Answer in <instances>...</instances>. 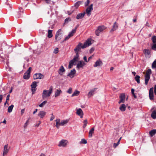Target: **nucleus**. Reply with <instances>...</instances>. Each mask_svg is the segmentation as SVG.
Masks as SVG:
<instances>
[{"label":"nucleus","mask_w":156,"mask_h":156,"mask_svg":"<svg viewBox=\"0 0 156 156\" xmlns=\"http://www.w3.org/2000/svg\"><path fill=\"white\" fill-rule=\"evenodd\" d=\"M31 70V68L29 67L27 72L25 73L23 75V78L25 79H28L30 77V73Z\"/></svg>","instance_id":"nucleus-8"},{"label":"nucleus","mask_w":156,"mask_h":156,"mask_svg":"<svg viewBox=\"0 0 156 156\" xmlns=\"http://www.w3.org/2000/svg\"><path fill=\"white\" fill-rule=\"evenodd\" d=\"M156 133V129H153L149 132V134L151 136H153Z\"/></svg>","instance_id":"nucleus-30"},{"label":"nucleus","mask_w":156,"mask_h":156,"mask_svg":"<svg viewBox=\"0 0 156 156\" xmlns=\"http://www.w3.org/2000/svg\"><path fill=\"white\" fill-rule=\"evenodd\" d=\"M8 144H6L4 146L3 152L2 154L3 156L6 155L9 151V150L8 148Z\"/></svg>","instance_id":"nucleus-20"},{"label":"nucleus","mask_w":156,"mask_h":156,"mask_svg":"<svg viewBox=\"0 0 156 156\" xmlns=\"http://www.w3.org/2000/svg\"><path fill=\"white\" fill-rule=\"evenodd\" d=\"M80 91L78 90H76L73 93L72 95V97H73L74 96H77L79 94Z\"/></svg>","instance_id":"nucleus-31"},{"label":"nucleus","mask_w":156,"mask_h":156,"mask_svg":"<svg viewBox=\"0 0 156 156\" xmlns=\"http://www.w3.org/2000/svg\"><path fill=\"white\" fill-rule=\"evenodd\" d=\"M85 14V12L78 14L76 16V18L77 20H79L83 18Z\"/></svg>","instance_id":"nucleus-25"},{"label":"nucleus","mask_w":156,"mask_h":156,"mask_svg":"<svg viewBox=\"0 0 156 156\" xmlns=\"http://www.w3.org/2000/svg\"><path fill=\"white\" fill-rule=\"evenodd\" d=\"M125 95L124 93H122L120 94L119 97L120 101L119 102V104H120L121 103H124L125 99Z\"/></svg>","instance_id":"nucleus-15"},{"label":"nucleus","mask_w":156,"mask_h":156,"mask_svg":"<svg viewBox=\"0 0 156 156\" xmlns=\"http://www.w3.org/2000/svg\"><path fill=\"white\" fill-rule=\"evenodd\" d=\"M77 28L76 27L74 29L72 30L71 32H70L68 36H66L64 40V41H66L69 39L71 37L73 36L76 31Z\"/></svg>","instance_id":"nucleus-9"},{"label":"nucleus","mask_w":156,"mask_h":156,"mask_svg":"<svg viewBox=\"0 0 156 156\" xmlns=\"http://www.w3.org/2000/svg\"><path fill=\"white\" fill-rule=\"evenodd\" d=\"M87 119H85L83 122V128H84L87 126Z\"/></svg>","instance_id":"nucleus-39"},{"label":"nucleus","mask_w":156,"mask_h":156,"mask_svg":"<svg viewBox=\"0 0 156 156\" xmlns=\"http://www.w3.org/2000/svg\"><path fill=\"white\" fill-rule=\"evenodd\" d=\"M45 2L47 3H49L50 2V0H45Z\"/></svg>","instance_id":"nucleus-57"},{"label":"nucleus","mask_w":156,"mask_h":156,"mask_svg":"<svg viewBox=\"0 0 156 156\" xmlns=\"http://www.w3.org/2000/svg\"><path fill=\"white\" fill-rule=\"evenodd\" d=\"M94 128H93L90 130L89 132V136H90V137L92 136V134L94 133Z\"/></svg>","instance_id":"nucleus-33"},{"label":"nucleus","mask_w":156,"mask_h":156,"mask_svg":"<svg viewBox=\"0 0 156 156\" xmlns=\"http://www.w3.org/2000/svg\"><path fill=\"white\" fill-rule=\"evenodd\" d=\"M93 10V4H91L88 7L86 10L85 14L86 13L87 15L90 16L91 14L90 12Z\"/></svg>","instance_id":"nucleus-14"},{"label":"nucleus","mask_w":156,"mask_h":156,"mask_svg":"<svg viewBox=\"0 0 156 156\" xmlns=\"http://www.w3.org/2000/svg\"><path fill=\"white\" fill-rule=\"evenodd\" d=\"M132 74L134 75V76H135L136 73L135 72H132Z\"/></svg>","instance_id":"nucleus-60"},{"label":"nucleus","mask_w":156,"mask_h":156,"mask_svg":"<svg viewBox=\"0 0 156 156\" xmlns=\"http://www.w3.org/2000/svg\"><path fill=\"white\" fill-rule=\"evenodd\" d=\"M58 52V48H56L54 50L53 52L55 54H57Z\"/></svg>","instance_id":"nucleus-42"},{"label":"nucleus","mask_w":156,"mask_h":156,"mask_svg":"<svg viewBox=\"0 0 156 156\" xmlns=\"http://www.w3.org/2000/svg\"><path fill=\"white\" fill-rule=\"evenodd\" d=\"M68 143L67 140L62 139L59 141L58 146L59 147H65L67 145Z\"/></svg>","instance_id":"nucleus-7"},{"label":"nucleus","mask_w":156,"mask_h":156,"mask_svg":"<svg viewBox=\"0 0 156 156\" xmlns=\"http://www.w3.org/2000/svg\"><path fill=\"white\" fill-rule=\"evenodd\" d=\"M94 48H90V53H91L94 51Z\"/></svg>","instance_id":"nucleus-48"},{"label":"nucleus","mask_w":156,"mask_h":156,"mask_svg":"<svg viewBox=\"0 0 156 156\" xmlns=\"http://www.w3.org/2000/svg\"><path fill=\"white\" fill-rule=\"evenodd\" d=\"M126 106L124 104H122L119 107L120 110L122 112H124L126 110Z\"/></svg>","instance_id":"nucleus-27"},{"label":"nucleus","mask_w":156,"mask_h":156,"mask_svg":"<svg viewBox=\"0 0 156 156\" xmlns=\"http://www.w3.org/2000/svg\"><path fill=\"white\" fill-rule=\"evenodd\" d=\"M106 27L103 25L98 26L95 31V34L97 36H99L100 33L106 29Z\"/></svg>","instance_id":"nucleus-5"},{"label":"nucleus","mask_w":156,"mask_h":156,"mask_svg":"<svg viewBox=\"0 0 156 156\" xmlns=\"http://www.w3.org/2000/svg\"><path fill=\"white\" fill-rule=\"evenodd\" d=\"M151 117L153 119H156V110H154L151 115Z\"/></svg>","instance_id":"nucleus-28"},{"label":"nucleus","mask_w":156,"mask_h":156,"mask_svg":"<svg viewBox=\"0 0 156 156\" xmlns=\"http://www.w3.org/2000/svg\"><path fill=\"white\" fill-rule=\"evenodd\" d=\"M65 71V70L64 67L62 66L60 67L59 70L58 71V73L60 75H62Z\"/></svg>","instance_id":"nucleus-23"},{"label":"nucleus","mask_w":156,"mask_h":156,"mask_svg":"<svg viewBox=\"0 0 156 156\" xmlns=\"http://www.w3.org/2000/svg\"><path fill=\"white\" fill-rule=\"evenodd\" d=\"M29 122V121L28 120H27L26 122L24 124V128H26L27 126V125H28V122Z\"/></svg>","instance_id":"nucleus-43"},{"label":"nucleus","mask_w":156,"mask_h":156,"mask_svg":"<svg viewBox=\"0 0 156 156\" xmlns=\"http://www.w3.org/2000/svg\"><path fill=\"white\" fill-rule=\"evenodd\" d=\"M9 97H10V95L8 94L6 97V102H7L8 101H9Z\"/></svg>","instance_id":"nucleus-49"},{"label":"nucleus","mask_w":156,"mask_h":156,"mask_svg":"<svg viewBox=\"0 0 156 156\" xmlns=\"http://www.w3.org/2000/svg\"><path fill=\"white\" fill-rule=\"evenodd\" d=\"M31 91L32 92V94H33L35 93V92L36 90V88L31 87Z\"/></svg>","instance_id":"nucleus-40"},{"label":"nucleus","mask_w":156,"mask_h":156,"mask_svg":"<svg viewBox=\"0 0 156 156\" xmlns=\"http://www.w3.org/2000/svg\"><path fill=\"white\" fill-rule=\"evenodd\" d=\"M86 65L85 63L82 61H80L77 64L76 68L79 69L80 68H83L84 66Z\"/></svg>","instance_id":"nucleus-13"},{"label":"nucleus","mask_w":156,"mask_h":156,"mask_svg":"<svg viewBox=\"0 0 156 156\" xmlns=\"http://www.w3.org/2000/svg\"><path fill=\"white\" fill-rule=\"evenodd\" d=\"M14 107V105H12L10 106H9L8 108V112L9 113L11 112L12 110V109Z\"/></svg>","instance_id":"nucleus-29"},{"label":"nucleus","mask_w":156,"mask_h":156,"mask_svg":"<svg viewBox=\"0 0 156 156\" xmlns=\"http://www.w3.org/2000/svg\"><path fill=\"white\" fill-rule=\"evenodd\" d=\"M154 93L155 95H156V85H155L154 87Z\"/></svg>","instance_id":"nucleus-53"},{"label":"nucleus","mask_w":156,"mask_h":156,"mask_svg":"<svg viewBox=\"0 0 156 156\" xmlns=\"http://www.w3.org/2000/svg\"><path fill=\"white\" fill-rule=\"evenodd\" d=\"M25 111V109H22L21 111V114L22 115H23V114L24 113Z\"/></svg>","instance_id":"nucleus-52"},{"label":"nucleus","mask_w":156,"mask_h":156,"mask_svg":"<svg viewBox=\"0 0 156 156\" xmlns=\"http://www.w3.org/2000/svg\"><path fill=\"white\" fill-rule=\"evenodd\" d=\"M97 89V88H95L91 89L88 92L87 94V96L88 98L91 97L92 96L94 95V92Z\"/></svg>","instance_id":"nucleus-16"},{"label":"nucleus","mask_w":156,"mask_h":156,"mask_svg":"<svg viewBox=\"0 0 156 156\" xmlns=\"http://www.w3.org/2000/svg\"><path fill=\"white\" fill-rule=\"evenodd\" d=\"M52 36V30H48V38H51Z\"/></svg>","instance_id":"nucleus-32"},{"label":"nucleus","mask_w":156,"mask_h":156,"mask_svg":"<svg viewBox=\"0 0 156 156\" xmlns=\"http://www.w3.org/2000/svg\"><path fill=\"white\" fill-rule=\"evenodd\" d=\"M103 65L102 62L100 59H98L95 62L93 66L94 67H99Z\"/></svg>","instance_id":"nucleus-12"},{"label":"nucleus","mask_w":156,"mask_h":156,"mask_svg":"<svg viewBox=\"0 0 156 156\" xmlns=\"http://www.w3.org/2000/svg\"><path fill=\"white\" fill-rule=\"evenodd\" d=\"M149 98L151 100H154V93H153V87L151 88L149 91Z\"/></svg>","instance_id":"nucleus-17"},{"label":"nucleus","mask_w":156,"mask_h":156,"mask_svg":"<svg viewBox=\"0 0 156 156\" xmlns=\"http://www.w3.org/2000/svg\"><path fill=\"white\" fill-rule=\"evenodd\" d=\"M46 112L44 111H40L38 114V115L41 118H43L46 114Z\"/></svg>","instance_id":"nucleus-21"},{"label":"nucleus","mask_w":156,"mask_h":156,"mask_svg":"<svg viewBox=\"0 0 156 156\" xmlns=\"http://www.w3.org/2000/svg\"><path fill=\"white\" fill-rule=\"evenodd\" d=\"M55 116L52 113L51 114V116L50 119V120L51 121L53 120L55 118Z\"/></svg>","instance_id":"nucleus-44"},{"label":"nucleus","mask_w":156,"mask_h":156,"mask_svg":"<svg viewBox=\"0 0 156 156\" xmlns=\"http://www.w3.org/2000/svg\"><path fill=\"white\" fill-rule=\"evenodd\" d=\"M53 90V87L51 86L49 90H44L43 91L42 93V98L43 99H45L47 97L50 96L52 93Z\"/></svg>","instance_id":"nucleus-2"},{"label":"nucleus","mask_w":156,"mask_h":156,"mask_svg":"<svg viewBox=\"0 0 156 156\" xmlns=\"http://www.w3.org/2000/svg\"><path fill=\"white\" fill-rule=\"evenodd\" d=\"M70 20H71V19L70 18H67L65 20V23L67 22L68 21H70Z\"/></svg>","instance_id":"nucleus-51"},{"label":"nucleus","mask_w":156,"mask_h":156,"mask_svg":"<svg viewBox=\"0 0 156 156\" xmlns=\"http://www.w3.org/2000/svg\"><path fill=\"white\" fill-rule=\"evenodd\" d=\"M3 98V97L2 95H0V103L2 101Z\"/></svg>","instance_id":"nucleus-54"},{"label":"nucleus","mask_w":156,"mask_h":156,"mask_svg":"<svg viewBox=\"0 0 156 156\" xmlns=\"http://www.w3.org/2000/svg\"><path fill=\"white\" fill-rule=\"evenodd\" d=\"M133 21L134 22H136V19H134L133 20Z\"/></svg>","instance_id":"nucleus-62"},{"label":"nucleus","mask_w":156,"mask_h":156,"mask_svg":"<svg viewBox=\"0 0 156 156\" xmlns=\"http://www.w3.org/2000/svg\"><path fill=\"white\" fill-rule=\"evenodd\" d=\"M134 89H131V93L133 95H134Z\"/></svg>","instance_id":"nucleus-55"},{"label":"nucleus","mask_w":156,"mask_h":156,"mask_svg":"<svg viewBox=\"0 0 156 156\" xmlns=\"http://www.w3.org/2000/svg\"><path fill=\"white\" fill-rule=\"evenodd\" d=\"M3 123L5 124L6 123V121L5 120H4L3 122H2Z\"/></svg>","instance_id":"nucleus-64"},{"label":"nucleus","mask_w":156,"mask_h":156,"mask_svg":"<svg viewBox=\"0 0 156 156\" xmlns=\"http://www.w3.org/2000/svg\"><path fill=\"white\" fill-rule=\"evenodd\" d=\"M151 73V69H148L146 72L145 75V84L147 85L149 80L150 78V75Z\"/></svg>","instance_id":"nucleus-6"},{"label":"nucleus","mask_w":156,"mask_h":156,"mask_svg":"<svg viewBox=\"0 0 156 156\" xmlns=\"http://www.w3.org/2000/svg\"><path fill=\"white\" fill-rule=\"evenodd\" d=\"M144 53L147 58H149L151 56V51L149 49H144Z\"/></svg>","instance_id":"nucleus-19"},{"label":"nucleus","mask_w":156,"mask_h":156,"mask_svg":"<svg viewBox=\"0 0 156 156\" xmlns=\"http://www.w3.org/2000/svg\"><path fill=\"white\" fill-rule=\"evenodd\" d=\"M67 92L69 94H71L72 92V89L71 88H69L68 90L67 91Z\"/></svg>","instance_id":"nucleus-41"},{"label":"nucleus","mask_w":156,"mask_h":156,"mask_svg":"<svg viewBox=\"0 0 156 156\" xmlns=\"http://www.w3.org/2000/svg\"><path fill=\"white\" fill-rule=\"evenodd\" d=\"M37 111V109H36L35 111H34V112H33V114H34Z\"/></svg>","instance_id":"nucleus-59"},{"label":"nucleus","mask_w":156,"mask_h":156,"mask_svg":"<svg viewBox=\"0 0 156 156\" xmlns=\"http://www.w3.org/2000/svg\"><path fill=\"white\" fill-rule=\"evenodd\" d=\"M6 104H7V105L6 106H7L9 105L8 103L7 102V101L6 102H6L5 103L4 105L5 106V105H6Z\"/></svg>","instance_id":"nucleus-58"},{"label":"nucleus","mask_w":156,"mask_h":156,"mask_svg":"<svg viewBox=\"0 0 156 156\" xmlns=\"http://www.w3.org/2000/svg\"><path fill=\"white\" fill-rule=\"evenodd\" d=\"M39 156H47L46 155L44 154V153H41Z\"/></svg>","instance_id":"nucleus-56"},{"label":"nucleus","mask_w":156,"mask_h":156,"mask_svg":"<svg viewBox=\"0 0 156 156\" xmlns=\"http://www.w3.org/2000/svg\"><path fill=\"white\" fill-rule=\"evenodd\" d=\"M47 102V101H44L42 103L39 105V106L40 107H43L45 105Z\"/></svg>","instance_id":"nucleus-36"},{"label":"nucleus","mask_w":156,"mask_h":156,"mask_svg":"<svg viewBox=\"0 0 156 156\" xmlns=\"http://www.w3.org/2000/svg\"><path fill=\"white\" fill-rule=\"evenodd\" d=\"M83 59L85 62H88V60L87 59V58L86 56H84L83 57Z\"/></svg>","instance_id":"nucleus-47"},{"label":"nucleus","mask_w":156,"mask_h":156,"mask_svg":"<svg viewBox=\"0 0 156 156\" xmlns=\"http://www.w3.org/2000/svg\"><path fill=\"white\" fill-rule=\"evenodd\" d=\"M118 27V26L117 23L116 22H115L112 26V27L111 30V32L117 30Z\"/></svg>","instance_id":"nucleus-24"},{"label":"nucleus","mask_w":156,"mask_h":156,"mask_svg":"<svg viewBox=\"0 0 156 156\" xmlns=\"http://www.w3.org/2000/svg\"><path fill=\"white\" fill-rule=\"evenodd\" d=\"M62 93L61 90L60 89H57L55 94V97H57L59 96L60 94Z\"/></svg>","instance_id":"nucleus-26"},{"label":"nucleus","mask_w":156,"mask_h":156,"mask_svg":"<svg viewBox=\"0 0 156 156\" xmlns=\"http://www.w3.org/2000/svg\"><path fill=\"white\" fill-rule=\"evenodd\" d=\"M87 143V141L85 139H81V141L80 142V144H86Z\"/></svg>","instance_id":"nucleus-35"},{"label":"nucleus","mask_w":156,"mask_h":156,"mask_svg":"<svg viewBox=\"0 0 156 156\" xmlns=\"http://www.w3.org/2000/svg\"><path fill=\"white\" fill-rule=\"evenodd\" d=\"M92 58V56H90V57L89 58H88V62Z\"/></svg>","instance_id":"nucleus-61"},{"label":"nucleus","mask_w":156,"mask_h":156,"mask_svg":"<svg viewBox=\"0 0 156 156\" xmlns=\"http://www.w3.org/2000/svg\"><path fill=\"white\" fill-rule=\"evenodd\" d=\"M152 68H156V59L153 62L152 65Z\"/></svg>","instance_id":"nucleus-38"},{"label":"nucleus","mask_w":156,"mask_h":156,"mask_svg":"<svg viewBox=\"0 0 156 156\" xmlns=\"http://www.w3.org/2000/svg\"><path fill=\"white\" fill-rule=\"evenodd\" d=\"M119 144L118 143H114L113 144V147L115 148Z\"/></svg>","instance_id":"nucleus-50"},{"label":"nucleus","mask_w":156,"mask_h":156,"mask_svg":"<svg viewBox=\"0 0 156 156\" xmlns=\"http://www.w3.org/2000/svg\"><path fill=\"white\" fill-rule=\"evenodd\" d=\"M76 73V70L75 69H73L71 70L70 72L67 75V76L69 77L70 78H73Z\"/></svg>","instance_id":"nucleus-18"},{"label":"nucleus","mask_w":156,"mask_h":156,"mask_svg":"<svg viewBox=\"0 0 156 156\" xmlns=\"http://www.w3.org/2000/svg\"><path fill=\"white\" fill-rule=\"evenodd\" d=\"M62 31L61 29H59L55 35L56 41L60 40L62 37Z\"/></svg>","instance_id":"nucleus-4"},{"label":"nucleus","mask_w":156,"mask_h":156,"mask_svg":"<svg viewBox=\"0 0 156 156\" xmlns=\"http://www.w3.org/2000/svg\"><path fill=\"white\" fill-rule=\"evenodd\" d=\"M33 78L34 80L41 79L44 78V76L40 73H36L34 75Z\"/></svg>","instance_id":"nucleus-10"},{"label":"nucleus","mask_w":156,"mask_h":156,"mask_svg":"<svg viewBox=\"0 0 156 156\" xmlns=\"http://www.w3.org/2000/svg\"><path fill=\"white\" fill-rule=\"evenodd\" d=\"M69 120L66 119V120H60V119H57L56 120V127L58 128L60 126H64L66 125L69 122Z\"/></svg>","instance_id":"nucleus-3"},{"label":"nucleus","mask_w":156,"mask_h":156,"mask_svg":"<svg viewBox=\"0 0 156 156\" xmlns=\"http://www.w3.org/2000/svg\"><path fill=\"white\" fill-rule=\"evenodd\" d=\"M151 40L153 43L152 49L155 51L156 50V36H154L152 37Z\"/></svg>","instance_id":"nucleus-11"},{"label":"nucleus","mask_w":156,"mask_h":156,"mask_svg":"<svg viewBox=\"0 0 156 156\" xmlns=\"http://www.w3.org/2000/svg\"><path fill=\"white\" fill-rule=\"evenodd\" d=\"M121 137H120V139H119V140H118V142H117L119 144V142H120V140H121Z\"/></svg>","instance_id":"nucleus-63"},{"label":"nucleus","mask_w":156,"mask_h":156,"mask_svg":"<svg viewBox=\"0 0 156 156\" xmlns=\"http://www.w3.org/2000/svg\"><path fill=\"white\" fill-rule=\"evenodd\" d=\"M37 86V82L35 81L33 82L31 85V87L33 88H36Z\"/></svg>","instance_id":"nucleus-37"},{"label":"nucleus","mask_w":156,"mask_h":156,"mask_svg":"<svg viewBox=\"0 0 156 156\" xmlns=\"http://www.w3.org/2000/svg\"><path fill=\"white\" fill-rule=\"evenodd\" d=\"M140 76L138 75H136L135 77V80L138 83H140Z\"/></svg>","instance_id":"nucleus-34"},{"label":"nucleus","mask_w":156,"mask_h":156,"mask_svg":"<svg viewBox=\"0 0 156 156\" xmlns=\"http://www.w3.org/2000/svg\"><path fill=\"white\" fill-rule=\"evenodd\" d=\"M41 122L40 121H39L38 122V123H36L35 124L34 126L35 127H38L39 125H40V124L41 123Z\"/></svg>","instance_id":"nucleus-45"},{"label":"nucleus","mask_w":156,"mask_h":156,"mask_svg":"<svg viewBox=\"0 0 156 156\" xmlns=\"http://www.w3.org/2000/svg\"><path fill=\"white\" fill-rule=\"evenodd\" d=\"M76 113L77 115L80 116L81 118H82L83 115V112L81 108L77 110Z\"/></svg>","instance_id":"nucleus-22"},{"label":"nucleus","mask_w":156,"mask_h":156,"mask_svg":"<svg viewBox=\"0 0 156 156\" xmlns=\"http://www.w3.org/2000/svg\"><path fill=\"white\" fill-rule=\"evenodd\" d=\"M93 40L90 38L87 39L83 45H82L81 43H79L76 47L75 48L74 51L76 52V55L74 56L73 58L69 62L68 68L70 69L72 68L73 65H76V62H78L79 59V54L78 52L81 48H84L91 45L93 43Z\"/></svg>","instance_id":"nucleus-1"},{"label":"nucleus","mask_w":156,"mask_h":156,"mask_svg":"<svg viewBox=\"0 0 156 156\" xmlns=\"http://www.w3.org/2000/svg\"><path fill=\"white\" fill-rule=\"evenodd\" d=\"M90 2V0H87V2L85 3V5L87 6L89 4Z\"/></svg>","instance_id":"nucleus-46"}]
</instances>
